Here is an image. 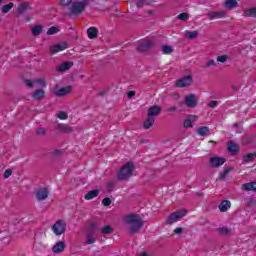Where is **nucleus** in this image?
I'll use <instances>...</instances> for the list:
<instances>
[{
  "label": "nucleus",
  "mask_w": 256,
  "mask_h": 256,
  "mask_svg": "<svg viewBox=\"0 0 256 256\" xmlns=\"http://www.w3.org/2000/svg\"><path fill=\"white\" fill-rule=\"evenodd\" d=\"M174 233H175V235H181V233H183V228L178 227V228L174 229Z\"/></svg>",
  "instance_id": "obj_53"
},
{
  "label": "nucleus",
  "mask_w": 256,
  "mask_h": 256,
  "mask_svg": "<svg viewBox=\"0 0 256 256\" xmlns=\"http://www.w3.org/2000/svg\"><path fill=\"white\" fill-rule=\"evenodd\" d=\"M26 11H31V5H29V2H22V3L18 6L17 12H18L20 15H23V13H26Z\"/></svg>",
  "instance_id": "obj_18"
},
{
  "label": "nucleus",
  "mask_w": 256,
  "mask_h": 256,
  "mask_svg": "<svg viewBox=\"0 0 256 256\" xmlns=\"http://www.w3.org/2000/svg\"><path fill=\"white\" fill-rule=\"evenodd\" d=\"M173 46H169V45H163L162 46V52L164 53V55H171V53H173Z\"/></svg>",
  "instance_id": "obj_34"
},
{
  "label": "nucleus",
  "mask_w": 256,
  "mask_h": 256,
  "mask_svg": "<svg viewBox=\"0 0 256 256\" xmlns=\"http://www.w3.org/2000/svg\"><path fill=\"white\" fill-rule=\"evenodd\" d=\"M135 95V91H129L128 93H127V97H128V99H133V96Z\"/></svg>",
  "instance_id": "obj_55"
},
{
  "label": "nucleus",
  "mask_w": 256,
  "mask_h": 256,
  "mask_svg": "<svg viewBox=\"0 0 256 256\" xmlns=\"http://www.w3.org/2000/svg\"><path fill=\"white\" fill-rule=\"evenodd\" d=\"M234 127H239V123H234Z\"/></svg>",
  "instance_id": "obj_61"
},
{
  "label": "nucleus",
  "mask_w": 256,
  "mask_h": 256,
  "mask_svg": "<svg viewBox=\"0 0 256 256\" xmlns=\"http://www.w3.org/2000/svg\"><path fill=\"white\" fill-rule=\"evenodd\" d=\"M196 195H198V197H203V193L201 192H197Z\"/></svg>",
  "instance_id": "obj_60"
},
{
  "label": "nucleus",
  "mask_w": 256,
  "mask_h": 256,
  "mask_svg": "<svg viewBox=\"0 0 256 256\" xmlns=\"http://www.w3.org/2000/svg\"><path fill=\"white\" fill-rule=\"evenodd\" d=\"M52 231L56 235H63L65 231H67V223H65L64 220H58L55 222V224L52 226Z\"/></svg>",
  "instance_id": "obj_5"
},
{
  "label": "nucleus",
  "mask_w": 256,
  "mask_h": 256,
  "mask_svg": "<svg viewBox=\"0 0 256 256\" xmlns=\"http://www.w3.org/2000/svg\"><path fill=\"white\" fill-rule=\"evenodd\" d=\"M73 67V62H64L56 68V71L63 73V71H69Z\"/></svg>",
  "instance_id": "obj_20"
},
{
  "label": "nucleus",
  "mask_w": 256,
  "mask_h": 256,
  "mask_svg": "<svg viewBox=\"0 0 256 256\" xmlns=\"http://www.w3.org/2000/svg\"><path fill=\"white\" fill-rule=\"evenodd\" d=\"M133 171H135V165H133V162L126 163L118 172V181H127L129 177H133Z\"/></svg>",
  "instance_id": "obj_2"
},
{
  "label": "nucleus",
  "mask_w": 256,
  "mask_h": 256,
  "mask_svg": "<svg viewBox=\"0 0 256 256\" xmlns=\"http://www.w3.org/2000/svg\"><path fill=\"white\" fill-rule=\"evenodd\" d=\"M231 89H232V91H239V86L233 85V86L231 87Z\"/></svg>",
  "instance_id": "obj_58"
},
{
  "label": "nucleus",
  "mask_w": 256,
  "mask_h": 256,
  "mask_svg": "<svg viewBox=\"0 0 256 256\" xmlns=\"http://www.w3.org/2000/svg\"><path fill=\"white\" fill-rule=\"evenodd\" d=\"M177 19H180V21H187L189 19V14L181 13L177 16Z\"/></svg>",
  "instance_id": "obj_42"
},
{
  "label": "nucleus",
  "mask_w": 256,
  "mask_h": 256,
  "mask_svg": "<svg viewBox=\"0 0 256 256\" xmlns=\"http://www.w3.org/2000/svg\"><path fill=\"white\" fill-rule=\"evenodd\" d=\"M55 33H59V28L52 26L48 29L47 35H55Z\"/></svg>",
  "instance_id": "obj_37"
},
{
  "label": "nucleus",
  "mask_w": 256,
  "mask_h": 256,
  "mask_svg": "<svg viewBox=\"0 0 256 256\" xmlns=\"http://www.w3.org/2000/svg\"><path fill=\"white\" fill-rule=\"evenodd\" d=\"M93 243H95V238L93 237L92 234H87L86 244L87 245H93Z\"/></svg>",
  "instance_id": "obj_41"
},
{
  "label": "nucleus",
  "mask_w": 256,
  "mask_h": 256,
  "mask_svg": "<svg viewBox=\"0 0 256 256\" xmlns=\"http://www.w3.org/2000/svg\"><path fill=\"white\" fill-rule=\"evenodd\" d=\"M256 159V153H248L243 156V163H251L255 161Z\"/></svg>",
  "instance_id": "obj_27"
},
{
  "label": "nucleus",
  "mask_w": 256,
  "mask_h": 256,
  "mask_svg": "<svg viewBox=\"0 0 256 256\" xmlns=\"http://www.w3.org/2000/svg\"><path fill=\"white\" fill-rule=\"evenodd\" d=\"M55 129L60 133H73V127L69 126L68 124H57Z\"/></svg>",
  "instance_id": "obj_12"
},
{
  "label": "nucleus",
  "mask_w": 256,
  "mask_h": 256,
  "mask_svg": "<svg viewBox=\"0 0 256 256\" xmlns=\"http://www.w3.org/2000/svg\"><path fill=\"white\" fill-rule=\"evenodd\" d=\"M185 215H187V210H180V211L173 212L168 216L166 223L168 225H173V223H177V221H181V219H183Z\"/></svg>",
  "instance_id": "obj_4"
},
{
  "label": "nucleus",
  "mask_w": 256,
  "mask_h": 256,
  "mask_svg": "<svg viewBox=\"0 0 256 256\" xmlns=\"http://www.w3.org/2000/svg\"><path fill=\"white\" fill-rule=\"evenodd\" d=\"M101 233L104 235H111V233H113V228H111V226H104L101 229Z\"/></svg>",
  "instance_id": "obj_35"
},
{
  "label": "nucleus",
  "mask_w": 256,
  "mask_h": 256,
  "mask_svg": "<svg viewBox=\"0 0 256 256\" xmlns=\"http://www.w3.org/2000/svg\"><path fill=\"white\" fill-rule=\"evenodd\" d=\"M89 5V0L75 1L72 2L69 11L70 15H81Z\"/></svg>",
  "instance_id": "obj_3"
},
{
  "label": "nucleus",
  "mask_w": 256,
  "mask_h": 256,
  "mask_svg": "<svg viewBox=\"0 0 256 256\" xmlns=\"http://www.w3.org/2000/svg\"><path fill=\"white\" fill-rule=\"evenodd\" d=\"M244 191H256V182H249L242 185Z\"/></svg>",
  "instance_id": "obj_28"
},
{
  "label": "nucleus",
  "mask_w": 256,
  "mask_h": 256,
  "mask_svg": "<svg viewBox=\"0 0 256 256\" xmlns=\"http://www.w3.org/2000/svg\"><path fill=\"white\" fill-rule=\"evenodd\" d=\"M155 125V117L147 116V119L143 123L144 129H151Z\"/></svg>",
  "instance_id": "obj_23"
},
{
  "label": "nucleus",
  "mask_w": 256,
  "mask_h": 256,
  "mask_svg": "<svg viewBox=\"0 0 256 256\" xmlns=\"http://www.w3.org/2000/svg\"><path fill=\"white\" fill-rule=\"evenodd\" d=\"M218 207H219V210L221 211V213H225L229 209H231V201L223 200Z\"/></svg>",
  "instance_id": "obj_21"
},
{
  "label": "nucleus",
  "mask_w": 256,
  "mask_h": 256,
  "mask_svg": "<svg viewBox=\"0 0 256 256\" xmlns=\"http://www.w3.org/2000/svg\"><path fill=\"white\" fill-rule=\"evenodd\" d=\"M227 162V159L219 156H213L210 158V165L211 167L218 168L221 167V165L225 164Z\"/></svg>",
  "instance_id": "obj_7"
},
{
  "label": "nucleus",
  "mask_w": 256,
  "mask_h": 256,
  "mask_svg": "<svg viewBox=\"0 0 256 256\" xmlns=\"http://www.w3.org/2000/svg\"><path fill=\"white\" fill-rule=\"evenodd\" d=\"M146 0H136L135 5L138 9H142L143 6L147 5Z\"/></svg>",
  "instance_id": "obj_40"
},
{
  "label": "nucleus",
  "mask_w": 256,
  "mask_h": 256,
  "mask_svg": "<svg viewBox=\"0 0 256 256\" xmlns=\"http://www.w3.org/2000/svg\"><path fill=\"white\" fill-rule=\"evenodd\" d=\"M227 147H228V151L231 155H237V153H239V144H237L233 141H228Z\"/></svg>",
  "instance_id": "obj_14"
},
{
  "label": "nucleus",
  "mask_w": 256,
  "mask_h": 256,
  "mask_svg": "<svg viewBox=\"0 0 256 256\" xmlns=\"http://www.w3.org/2000/svg\"><path fill=\"white\" fill-rule=\"evenodd\" d=\"M147 14H148V15H155V11H153V10H148V11H147Z\"/></svg>",
  "instance_id": "obj_59"
},
{
  "label": "nucleus",
  "mask_w": 256,
  "mask_h": 256,
  "mask_svg": "<svg viewBox=\"0 0 256 256\" xmlns=\"http://www.w3.org/2000/svg\"><path fill=\"white\" fill-rule=\"evenodd\" d=\"M32 97H33L36 101H39V100L43 99V98L45 97V90H43V89H38V90H36V91L33 93Z\"/></svg>",
  "instance_id": "obj_26"
},
{
  "label": "nucleus",
  "mask_w": 256,
  "mask_h": 256,
  "mask_svg": "<svg viewBox=\"0 0 256 256\" xmlns=\"http://www.w3.org/2000/svg\"><path fill=\"white\" fill-rule=\"evenodd\" d=\"M49 197V190L47 188L39 189L36 192L37 201H45Z\"/></svg>",
  "instance_id": "obj_11"
},
{
  "label": "nucleus",
  "mask_w": 256,
  "mask_h": 256,
  "mask_svg": "<svg viewBox=\"0 0 256 256\" xmlns=\"http://www.w3.org/2000/svg\"><path fill=\"white\" fill-rule=\"evenodd\" d=\"M162 108L159 105H153L148 108L147 117H157L161 115Z\"/></svg>",
  "instance_id": "obj_8"
},
{
  "label": "nucleus",
  "mask_w": 256,
  "mask_h": 256,
  "mask_svg": "<svg viewBox=\"0 0 256 256\" xmlns=\"http://www.w3.org/2000/svg\"><path fill=\"white\" fill-rule=\"evenodd\" d=\"M52 155L53 157H61V155H63V150H54Z\"/></svg>",
  "instance_id": "obj_49"
},
{
  "label": "nucleus",
  "mask_w": 256,
  "mask_h": 256,
  "mask_svg": "<svg viewBox=\"0 0 256 256\" xmlns=\"http://www.w3.org/2000/svg\"><path fill=\"white\" fill-rule=\"evenodd\" d=\"M100 192L101 191L99 189L91 190L85 194L84 199H86V201H91V199H95V197H99Z\"/></svg>",
  "instance_id": "obj_19"
},
{
  "label": "nucleus",
  "mask_w": 256,
  "mask_h": 256,
  "mask_svg": "<svg viewBox=\"0 0 256 256\" xmlns=\"http://www.w3.org/2000/svg\"><path fill=\"white\" fill-rule=\"evenodd\" d=\"M154 46L155 43L153 41H147L145 43L140 44L136 49L137 51L144 53L145 51H149V49H153Z\"/></svg>",
  "instance_id": "obj_10"
},
{
  "label": "nucleus",
  "mask_w": 256,
  "mask_h": 256,
  "mask_svg": "<svg viewBox=\"0 0 256 256\" xmlns=\"http://www.w3.org/2000/svg\"><path fill=\"white\" fill-rule=\"evenodd\" d=\"M64 49H67V42H62L50 47L51 53H59V51H64Z\"/></svg>",
  "instance_id": "obj_16"
},
{
  "label": "nucleus",
  "mask_w": 256,
  "mask_h": 256,
  "mask_svg": "<svg viewBox=\"0 0 256 256\" xmlns=\"http://www.w3.org/2000/svg\"><path fill=\"white\" fill-rule=\"evenodd\" d=\"M71 93V86L60 88L54 92L55 97H65Z\"/></svg>",
  "instance_id": "obj_13"
},
{
  "label": "nucleus",
  "mask_w": 256,
  "mask_h": 256,
  "mask_svg": "<svg viewBox=\"0 0 256 256\" xmlns=\"http://www.w3.org/2000/svg\"><path fill=\"white\" fill-rule=\"evenodd\" d=\"M57 117L58 119H62V120L69 119V115H67L66 112H63V111H60Z\"/></svg>",
  "instance_id": "obj_44"
},
{
  "label": "nucleus",
  "mask_w": 256,
  "mask_h": 256,
  "mask_svg": "<svg viewBox=\"0 0 256 256\" xmlns=\"http://www.w3.org/2000/svg\"><path fill=\"white\" fill-rule=\"evenodd\" d=\"M207 17L210 20L213 19H223V17H227V13L225 11H213V12H208Z\"/></svg>",
  "instance_id": "obj_9"
},
{
  "label": "nucleus",
  "mask_w": 256,
  "mask_h": 256,
  "mask_svg": "<svg viewBox=\"0 0 256 256\" xmlns=\"http://www.w3.org/2000/svg\"><path fill=\"white\" fill-rule=\"evenodd\" d=\"M185 37L187 39H197V37H199V31H189V30H186L185 31Z\"/></svg>",
  "instance_id": "obj_29"
},
{
  "label": "nucleus",
  "mask_w": 256,
  "mask_h": 256,
  "mask_svg": "<svg viewBox=\"0 0 256 256\" xmlns=\"http://www.w3.org/2000/svg\"><path fill=\"white\" fill-rule=\"evenodd\" d=\"M223 5L225 9L231 10L235 9L239 4L237 3V0H226Z\"/></svg>",
  "instance_id": "obj_25"
},
{
  "label": "nucleus",
  "mask_w": 256,
  "mask_h": 256,
  "mask_svg": "<svg viewBox=\"0 0 256 256\" xmlns=\"http://www.w3.org/2000/svg\"><path fill=\"white\" fill-rule=\"evenodd\" d=\"M231 171H233V168H231V167L225 168L223 172H220L219 180L225 181V179L227 178V174L231 173Z\"/></svg>",
  "instance_id": "obj_30"
},
{
  "label": "nucleus",
  "mask_w": 256,
  "mask_h": 256,
  "mask_svg": "<svg viewBox=\"0 0 256 256\" xmlns=\"http://www.w3.org/2000/svg\"><path fill=\"white\" fill-rule=\"evenodd\" d=\"M87 33H88L89 39H97V37L99 35V30L95 27H90L87 30Z\"/></svg>",
  "instance_id": "obj_24"
},
{
  "label": "nucleus",
  "mask_w": 256,
  "mask_h": 256,
  "mask_svg": "<svg viewBox=\"0 0 256 256\" xmlns=\"http://www.w3.org/2000/svg\"><path fill=\"white\" fill-rule=\"evenodd\" d=\"M106 93H107V91L102 90V91L99 92L98 96H99V97H104V95H105Z\"/></svg>",
  "instance_id": "obj_57"
},
{
  "label": "nucleus",
  "mask_w": 256,
  "mask_h": 256,
  "mask_svg": "<svg viewBox=\"0 0 256 256\" xmlns=\"http://www.w3.org/2000/svg\"><path fill=\"white\" fill-rule=\"evenodd\" d=\"M25 85L29 88L33 87V81L31 80H25Z\"/></svg>",
  "instance_id": "obj_54"
},
{
  "label": "nucleus",
  "mask_w": 256,
  "mask_h": 256,
  "mask_svg": "<svg viewBox=\"0 0 256 256\" xmlns=\"http://www.w3.org/2000/svg\"><path fill=\"white\" fill-rule=\"evenodd\" d=\"M184 103H180V107H183Z\"/></svg>",
  "instance_id": "obj_62"
},
{
  "label": "nucleus",
  "mask_w": 256,
  "mask_h": 256,
  "mask_svg": "<svg viewBox=\"0 0 256 256\" xmlns=\"http://www.w3.org/2000/svg\"><path fill=\"white\" fill-rule=\"evenodd\" d=\"M185 103L187 107H190V108L197 107V100L195 99V94H190L186 96Z\"/></svg>",
  "instance_id": "obj_15"
},
{
  "label": "nucleus",
  "mask_w": 256,
  "mask_h": 256,
  "mask_svg": "<svg viewBox=\"0 0 256 256\" xmlns=\"http://www.w3.org/2000/svg\"><path fill=\"white\" fill-rule=\"evenodd\" d=\"M124 221L127 225H129L130 235L139 233V231L143 229V225H145L143 218H141L139 214L135 213L125 216Z\"/></svg>",
  "instance_id": "obj_1"
},
{
  "label": "nucleus",
  "mask_w": 256,
  "mask_h": 256,
  "mask_svg": "<svg viewBox=\"0 0 256 256\" xmlns=\"http://www.w3.org/2000/svg\"><path fill=\"white\" fill-rule=\"evenodd\" d=\"M167 113H175L177 111V108L175 106H171L166 109Z\"/></svg>",
  "instance_id": "obj_52"
},
{
  "label": "nucleus",
  "mask_w": 256,
  "mask_h": 256,
  "mask_svg": "<svg viewBox=\"0 0 256 256\" xmlns=\"http://www.w3.org/2000/svg\"><path fill=\"white\" fill-rule=\"evenodd\" d=\"M40 33H43V26L36 25L32 28V35L35 37L39 36Z\"/></svg>",
  "instance_id": "obj_33"
},
{
  "label": "nucleus",
  "mask_w": 256,
  "mask_h": 256,
  "mask_svg": "<svg viewBox=\"0 0 256 256\" xmlns=\"http://www.w3.org/2000/svg\"><path fill=\"white\" fill-rule=\"evenodd\" d=\"M227 59H228L227 55H222V56H218L216 58V61H218L219 63H225Z\"/></svg>",
  "instance_id": "obj_45"
},
{
  "label": "nucleus",
  "mask_w": 256,
  "mask_h": 256,
  "mask_svg": "<svg viewBox=\"0 0 256 256\" xmlns=\"http://www.w3.org/2000/svg\"><path fill=\"white\" fill-rule=\"evenodd\" d=\"M1 3H3V0H0V5H1Z\"/></svg>",
  "instance_id": "obj_63"
},
{
  "label": "nucleus",
  "mask_w": 256,
  "mask_h": 256,
  "mask_svg": "<svg viewBox=\"0 0 256 256\" xmlns=\"http://www.w3.org/2000/svg\"><path fill=\"white\" fill-rule=\"evenodd\" d=\"M73 0H60L61 7H69V5H72Z\"/></svg>",
  "instance_id": "obj_39"
},
{
  "label": "nucleus",
  "mask_w": 256,
  "mask_h": 256,
  "mask_svg": "<svg viewBox=\"0 0 256 256\" xmlns=\"http://www.w3.org/2000/svg\"><path fill=\"white\" fill-rule=\"evenodd\" d=\"M11 175H13V170H11V169L5 170L4 179H9V177H11Z\"/></svg>",
  "instance_id": "obj_47"
},
{
  "label": "nucleus",
  "mask_w": 256,
  "mask_h": 256,
  "mask_svg": "<svg viewBox=\"0 0 256 256\" xmlns=\"http://www.w3.org/2000/svg\"><path fill=\"white\" fill-rule=\"evenodd\" d=\"M193 83V77L191 75L184 76L183 78H180L176 82V87L183 88V87H189Z\"/></svg>",
  "instance_id": "obj_6"
},
{
  "label": "nucleus",
  "mask_w": 256,
  "mask_h": 256,
  "mask_svg": "<svg viewBox=\"0 0 256 256\" xmlns=\"http://www.w3.org/2000/svg\"><path fill=\"white\" fill-rule=\"evenodd\" d=\"M96 227H97V223L92 222V223L90 224V231H95Z\"/></svg>",
  "instance_id": "obj_56"
},
{
  "label": "nucleus",
  "mask_w": 256,
  "mask_h": 256,
  "mask_svg": "<svg viewBox=\"0 0 256 256\" xmlns=\"http://www.w3.org/2000/svg\"><path fill=\"white\" fill-rule=\"evenodd\" d=\"M217 105H219V102L216 100H212L210 101L207 106L210 107L211 109H215V107H217Z\"/></svg>",
  "instance_id": "obj_46"
},
{
  "label": "nucleus",
  "mask_w": 256,
  "mask_h": 256,
  "mask_svg": "<svg viewBox=\"0 0 256 256\" xmlns=\"http://www.w3.org/2000/svg\"><path fill=\"white\" fill-rule=\"evenodd\" d=\"M197 121V116H189L187 119L184 120L183 127L186 129L193 127V123Z\"/></svg>",
  "instance_id": "obj_22"
},
{
  "label": "nucleus",
  "mask_w": 256,
  "mask_h": 256,
  "mask_svg": "<svg viewBox=\"0 0 256 256\" xmlns=\"http://www.w3.org/2000/svg\"><path fill=\"white\" fill-rule=\"evenodd\" d=\"M218 233H220V235H229V233H231V230H229V228L227 227H222L218 229Z\"/></svg>",
  "instance_id": "obj_36"
},
{
  "label": "nucleus",
  "mask_w": 256,
  "mask_h": 256,
  "mask_svg": "<svg viewBox=\"0 0 256 256\" xmlns=\"http://www.w3.org/2000/svg\"><path fill=\"white\" fill-rule=\"evenodd\" d=\"M102 205H104V207H109V205H111V198H104L102 200Z\"/></svg>",
  "instance_id": "obj_48"
},
{
  "label": "nucleus",
  "mask_w": 256,
  "mask_h": 256,
  "mask_svg": "<svg viewBox=\"0 0 256 256\" xmlns=\"http://www.w3.org/2000/svg\"><path fill=\"white\" fill-rule=\"evenodd\" d=\"M197 133H198V135H200V137H205V135H207V133H209V127L201 126L198 128Z\"/></svg>",
  "instance_id": "obj_32"
},
{
  "label": "nucleus",
  "mask_w": 256,
  "mask_h": 256,
  "mask_svg": "<svg viewBox=\"0 0 256 256\" xmlns=\"http://www.w3.org/2000/svg\"><path fill=\"white\" fill-rule=\"evenodd\" d=\"M15 7V4L10 2L4 6L1 7V11L2 13H9L11 11V9H13Z\"/></svg>",
  "instance_id": "obj_31"
},
{
  "label": "nucleus",
  "mask_w": 256,
  "mask_h": 256,
  "mask_svg": "<svg viewBox=\"0 0 256 256\" xmlns=\"http://www.w3.org/2000/svg\"><path fill=\"white\" fill-rule=\"evenodd\" d=\"M65 247V242L59 241L52 247V251L55 254L63 253V251H65Z\"/></svg>",
  "instance_id": "obj_17"
},
{
  "label": "nucleus",
  "mask_w": 256,
  "mask_h": 256,
  "mask_svg": "<svg viewBox=\"0 0 256 256\" xmlns=\"http://www.w3.org/2000/svg\"><path fill=\"white\" fill-rule=\"evenodd\" d=\"M36 83H39L41 85V87H46L47 86V82H45V79H37Z\"/></svg>",
  "instance_id": "obj_51"
},
{
  "label": "nucleus",
  "mask_w": 256,
  "mask_h": 256,
  "mask_svg": "<svg viewBox=\"0 0 256 256\" xmlns=\"http://www.w3.org/2000/svg\"><path fill=\"white\" fill-rule=\"evenodd\" d=\"M215 65H217V63H215V61L211 59L205 64V67H215Z\"/></svg>",
  "instance_id": "obj_50"
},
{
  "label": "nucleus",
  "mask_w": 256,
  "mask_h": 256,
  "mask_svg": "<svg viewBox=\"0 0 256 256\" xmlns=\"http://www.w3.org/2000/svg\"><path fill=\"white\" fill-rule=\"evenodd\" d=\"M36 135L44 137V135H47V130L45 128H38L36 129Z\"/></svg>",
  "instance_id": "obj_38"
},
{
  "label": "nucleus",
  "mask_w": 256,
  "mask_h": 256,
  "mask_svg": "<svg viewBox=\"0 0 256 256\" xmlns=\"http://www.w3.org/2000/svg\"><path fill=\"white\" fill-rule=\"evenodd\" d=\"M246 15H248V17H256V8H251L247 10Z\"/></svg>",
  "instance_id": "obj_43"
}]
</instances>
